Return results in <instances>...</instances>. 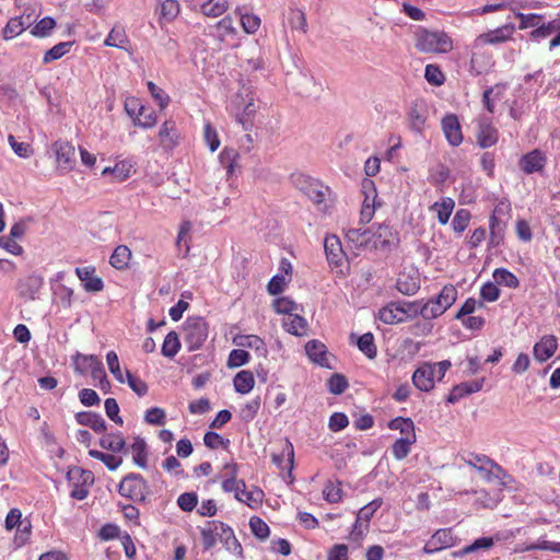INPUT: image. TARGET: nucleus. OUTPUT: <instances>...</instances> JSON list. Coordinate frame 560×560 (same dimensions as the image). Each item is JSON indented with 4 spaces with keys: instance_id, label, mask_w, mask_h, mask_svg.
<instances>
[{
    "instance_id": "f257e3e1",
    "label": "nucleus",
    "mask_w": 560,
    "mask_h": 560,
    "mask_svg": "<svg viewBox=\"0 0 560 560\" xmlns=\"http://www.w3.org/2000/svg\"><path fill=\"white\" fill-rule=\"evenodd\" d=\"M292 182L294 187L307 197L318 212L327 214L331 211L336 202V195L329 186L305 174L293 175Z\"/></svg>"
},
{
    "instance_id": "f03ea898",
    "label": "nucleus",
    "mask_w": 560,
    "mask_h": 560,
    "mask_svg": "<svg viewBox=\"0 0 560 560\" xmlns=\"http://www.w3.org/2000/svg\"><path fill=\"white\" fill-rule=\"evenodd\" d=\"M415 47L422 54H447L453 50L452 37L444 31L419 27L415 32Z\"/></svg>"
},
{
    "instance_id": "7ed1b4c3",
    "label": "nucleus",
    "mask_w": 560,
    "mask_h": 560,
    "mask_svg": "<svg viewBox=\"0 0 560 560\" xmlns=\"http://www.w3.org/2000/svg\"><path fill=\"white\" fill-rule=\"evenodd\" d=\"M457 293L458 291L455 285H444L435 298L423 303V318L433 319L443 315L455 303Z\"/></svg>"
},
{
    "instance_id": "20e7f679",
    "label": "nucleus",
    "mask_w": 560,
    "mask_h": 560,
    "mask_svg": "<svg viewBox=\"0 0 560 560\" xmlns=\"http://www.w3.org/2000/svg\"><path fill=\"white\" fill-rule=\"evenodd\" d=\"M183 334L187 350L192 352L199 350L206 342L209 325L202 317H188L184 324Z\"/></svg>"
},
{
    "instance_id": "39448f33",
    "label": "nucleus",
    "mask_w": 560,
    "mask_h": 560,
    "mask_svg": "<svg viewBox=\"0 0 560 560\" xmlns=\"http://www.w3.org/2000/svg\"><path fill=\"white\" fill-rule=\"evenodd\" d=\"M125 110L137 127L151 129L158 124L155 110L144 106L141 101L135 96L126 98Z\"/></svg>"
},
{
    "instance_id": "423d86ee",
    "label": "nucleus",
    "mask_w": 560,
    "mask_h": 560,
    "mask_svg": "<svg viewBox=\"0 0 560 560\" xmlns=\"http://www.w3.org/2000/svg\"><path fill=\"white\" fill-rule=\"evenodd\" d=\"M464 462L481 472L487 481L502 480L506 472L493 459L483 454L468 453L463 456Z\"/></svg>"
},
{
    "instance_id": "0eeeda50",
    "label": "nucleus",
    "mask_w": 560,
    "mask_h": 560,
    "mask_svg": "<svg viewBox=\"0 0 560 560\" xmlns=\"http://www.w3.org/2000/svg\"><path fill=\"white\" fill-rule=\"evenodd\" d=\"M67 479L72 490L70 497L82 501L88 498L90 488L94 485V474L91 470L79 466L70 467L67 471Z\"/></svg>"
},
{
    "instance_id": "6e6552de",
    "label": "nucleus",
    "mask_w": 560,
    "mask_h": 560,
    "mask_svg": "<svg viewBox=\"0 0 560 560\" xmlns=\"http://www.w3.org/2000/svg\"><path fill=\"white\" fill-rule=\"evenodd\" d=\"M512 206L506 199L498 201L490 217V244L499 245L502 241L506 223L511 219Z\"/></svg>"
},
{
    "instance_id": "1a4fd4ad",
    "label": "nucleus",
    "mask_w": 560,
    "mask_h": 560,
    "mask_svg": "<svg viewBox=\"0 0 560 560\" xmlns=\"http://www.w3.org/2000/svg\"><path fill=\"white\" fill-rule=\"evenodd\" d=\"M118 492L133 502H144L149 493V485L140 474L130 472L120 480Z\"/></svg>"
},
{
    "instance_id": "9d476101",
    "label": "nucleus",
    "mask_w": 560,
    "mask_h": 560,
    "mask_svg": "<svg viewBox=\"0 0 560 560\" xmlns=\"http://www.w3.org/2000/svg\"><path fill=\"white\" fill-rule=\"evenodd\" d=\"M51 150L56 158V171L60 175H65L77 165L75 148L66 140H57L51 144Z\"/></svg>"
},
{
    "instance_id": "9b49d317",
    "label": "nucleus",
    "mask_w": 560,
    "mask_h": 560,
    "mask_svg": "<svg viewBox=\"0 0 560 560\" xmlns=\"http://www.w3.org/2000/svg\"><path fill=\"white\" fill-rule=\"evenodd\" d=\"M514 32L515 25L512 23L504 24L494 30H490L475 38L472 43V49L483 47L485 45H498L506 43L512 39Z\"/></svg>"
},
{
    "instance_id": "f8f14e48",
    "label": "nucleus",
    "mask_w": 560,
    "mask_h": 560,
    "mask_svg": "<svg viewBox=\"0 0 560 560\" xmlns=\"http://www.w3.org/2000/svg\"><path fill=\"white\" fill-rule=\"evenodd\" d=\"M158 140L161 149L165 152L173 151L182 141L177 124L173 119H166L160 127Z\"/></svg>"
},
{
    "instance_id": "ddd939ff",
    "label": "nucleus",
    "mask_w": 560,
    "mask_h": 560,
    "mask_svg": "<svg viewBox=\"0 0 560 560\" xmlns=\"http://www.w3.org/2000/svg\"><path fill=\"white\" fill-rule=\"evenodd\" d=\"M455 542L456 538L453 535L451 528H440L425 542L422 552L427 555H432L446 548L453 547Z\"/></svg>"
},
{
    "instance_id": "4468645a",
    "label": "nucleus",
    "mask_w": 560,
    "mask_h": 560,
    "mask_svg": "<svg viewBox=\"0 0 560 560\" xmlns=\"http://www.w3.org/2000/svg\"><path fill=\"white\" fill-rule=\"evenodd\" d=\"M547 160L545 152L534 149L521 156L518 167L526 175L542 173L547 165Z\"/></svg>"
},
{
    "instance_id": "2eb2a0df",
    "label": "nucleus",
    "mask_w": 560,
    "mask_h": 560,
    "mask_svg": "<svg viewBox=\"0 0 560 560\" xmlns=\"http://www.w3.org/2000/svg\"><path fill=\"white\" fill-rule=\"evenodd\" d=\"M77 277L80 279L85 292L97 293L104 290V281L96 275L94 266H79L74 269Z\"/></svg>"
},
{
    "instance_id": "dca6fc26",
    "label": "nucleus",
    "mask_w": 560,
    "mask_h": 560,
    "mask_svg": "<svg viewBox=\"0 0 560 560\" xmlns=\"http://www.w3.org/2000/svg\"><path fill=\"white\" fill-rule=\"evenodd\" d=\"M225 524L223 522L213 520L209 521L200 528V535L202 546L205 550H209L215 546V544L222 537Z\"/></svg>"
},
{
    "instance_id": "f3484780",
    "label": "nucleus",
    "mask_w": 560,
    "mask_h": 560,
    "mask_svg": "<svg viewBox=\"0 0 560 560\" xmlns=\"http://www.w3.org/2000/svg\"><path fill=\"white\" fill-rule=\"evenodd\" d=\"M364 245H394L398 240L392 228L386 224L378 225L374 231L363 233Z\"/></svg>"
},
{
    "instance_id": "a211bd4d",
    "label": "nucleus",
    "mask_w": 560,
    "mask_h": 560,
    "mask_svg": "<svg viewBox=\"0 0 560 560\" xmlns=\"http://www.w3.org/2000/svg\"><path fill=\"white\" fill-rule=\"evenodd\" d=\"M441 125L447 142L453 147H458L463 142V132L457 116L454 114L446 115Z\"/></svg>"
},
{
    "instance_id": "6ab92c4d",
    "label": "nucleus",
    "mask_w": 560,
    "mask_h": 560,
    "mask_svg": "<svg viewBox=\"0 0 560 560\" xmlns=\"http://www.w3.org/2000/svg\"><path fill=\"white\" fill-rule=\"evenodd\" d=\"M481 48L482 47L474 49L470 57L469 72L472 75L487 73L493 66L491 54L482 50Z\"/></svg>"
},
{
    "instance_id": "aec40b11",
    "label": "nucleus",
    "mask_w": 560,
    "mask_h": 560,
    "mask_svg": "<svg viewBox=\"0 0 560 560\" xmlns=\"http://www.w3.org/2000/svg\"><path fill=\"white\" fill-rule=\"evenodd\" d=\"M558 349V339L553 335H546L535 343L533 353L539 362H546Z\"/></svg>"
},
{
    "instance_id": "412c9836",
    "label": "nucleus",
    "mask_w": 560,
    "mask_h": 560,
    "mask_svg": "<svg viewBox=\"0 0 560 560\" xmlns=\"http://www.w3.org/2000/svg\"><path fill=\"white\" fill-rule=\"evenodd\" d=\"M33 21L31 15L22 14L20 16L11 18L2 31L4 40H11L21 35L26 28L32 25Z\"/></svg>"
},
{
    "instance_id": "4be33fe9",
    "label": "nucleus",
    "mask_w": 560,
    "mask_h": 560,
    "mask_svg": "<svg viewBox=\"0 0 560 560\" xmlns=\"http://www.w3.org/2000/svg\"><path fill=\"white\" fill-rule=\"evenodd\" d=\"M434 380L433 368L428 362L421 364L412 375L413 385L422 392H430L434 387Z\"/></svg>"
},
{
    "instance_id": "5701e85b",
    "label": "nucleus",
    "mask_w": 560,
    "mask_h": 560,
    "mask_svg": "<svg viewBox=\"0 0 560 560\" xmlns=\"http://www.w3.org/2000/svg\"><path fill=\"white\" fill-rule=\"evenodd\" d=\"M396 288L400 293L405 295L416 294L420 289V278L418 271L411 269L408 272H400L396 282Z\"/></svg>"
},
{
    "instance_id": "b1692460",
    "label": "nucleus",
    "mask_w": 560,
    "mask_h": 560,
    "mask_svg": "<svg viewBox=\"0 0 560 560\" xmlns=\"http://www.w3.org/2000/svg\"><path fill=\"white\" fill-rule=\"evenodd\" d=\"M272 463L282 471L287 470L291 476L294 464V448L293 444L285 439L282 451L280 454H272Z\"/></svg>"
},
{
    "instance_id": "393cba45",
    "label": "nucleus",
    "mask_w": 560,
    "mask_h": 560,
    "mask_svg": "<svg viewBox=\"0 0 560 560\" xmlns=\"http://www.w3.org/2000/svg\"><path fill=\"white\" fill-rule=\"evenodd\" d=\"M305 351L310 360L315 364L323 368H330L327 359V348L323 342L316 339L310 340L305 345Z\"/></svg>"
},
{
    "instance_id": "a878e982",
    "label": "nucleus",
    "mask_w": 560,
    "mask_h": 560,
    "mask_svg": "<svg viewBox=\"0 0 560 560\" xmlns=\"http://www.w3.org/2000/svg\"><path fill=\"white\" fill-rule=\"evenodd\" d=\"M233 343L237 347L253 349L260 357H266L268 353L266 342L256 335H237L233 338Z\"/></svg>"
},
{
    "instance_id": "bb28decb",
    "label": "nucleus",
    "mask_w": 560,
    "mask_h": 560,
    "mask_svg": "<svg viewBox=\"0 0 560 560\" xmlns=\"http://www.w3.org/2000/svg\"><path fill=\"white\" fill-rule=\"evenodd\" d=\"M43 283V277L31 275L19 282L18 290L21 296L34 300L40 291Z\"/></svg>"
},
{
    "instance_id": "cd10ccee",
    "label": "nucleus",
    "mask_w": 560,
    "mask_h": 560,
    "mask_svg": "<svg viewBox=\"0 0 560 560\" xmlns=\"http://www.w3.org/2000/svg\"><path fill=\"white\" fill-rule=\"evenodd\" d=\"M74 418L79 424L89 427L96 433H104L106 431V422L100 413L80 411L75 413Z\"/></svg>"
},
{
    "instance_id": "c85d7f7f",
    "label": "nucleus",
    "mask_w": 560,
    "mask_h": 560,
    "mask_svg": "<svg viewBox=\"0 0 560 560\" xmlns=\"http://www.w3.org/2000/svg\"><path fill=\"white\" fill-rule=\"evenodd\" d=\"M329 265L338 268L337 272L345 275L349 269V258L343 247H324Z\"/></svg>"
},
{
    "instance_id": "c756f323",
    "label": "nucleus",
    "mask_w": 560,
    "mask_h": 560,
    "mask_svg": "<svg viewBox=\"0 0 560 560\" xmlns=\"http://www.w3.org/2000/svg\"><path fill=\"white\" fill-rule=\"evenodd\" d=\"M499 140L498 129L489 121H482L477 132V143L483 148L493 147Z\"/></svg>"
},
{
    "instance_id": "7c9ffc66",
    "label": "nucleus",
    "mask_w": 560,
    "mask_h": 560,
    "mask_svg": "<svg viewBox=\"0 0 560 560\" xmlns=\"http://www.w3.org/2000/svg\"><path fill=\"white\" fill-rule=\"evenodd\" d=\"M72 360L74 371L82 375L86 374L88 372H91L92 375L94 369H96V365H101L103 363L97 355H88L79 352L75 355H73Z\"/></svg>"
},
{
    "instance_id": "2f4dec72",
    "label": "nucleus",
    "mask_w": 560,
    "mask_h": 560,
    "mask_svg": "<svg viewBox=\"0 0 560 560\" xmlns=\"http://www.w3.org/2000/svg\"><path fill=\"white\" fill-rule=\"evenodd\" d=\"M130 40L122 26H114L108 33L104 40V45L107 47H115L124 50H128Z\"/></svg>"
},
{
    "instance_id": "473e14b6",
    "label": "nucleus",
    "mask_w": 560,
    "mask_h": 560,
    "mask_svg": "<svg viewBox=\"0 0 560 560\" xmlns=\"http://www.w3.org/2000/svg\"><path fill=\"white\" fill-rule=\"evenodd\" d=\"M378 318L384 324H396L405 322L400 304L392 302L378 311Z\"/></svg>"
},
{
    "instance_id": "72a5a7b5",
    "label": "nucleus",
    "mask_w": 560,
    "mask_h": 560,
    "mask_svg": "<svg viewBox=\"0 0 560 560\" xmlns=\"http://www.w3.org/2000/svg\"><path fill=\"white\" fill-rule=\"evenodd\" d=\"M284 329L294 336H303L306 334L307 322L298 314H289L283 318Z\"/></svg>"
},
{
    "instance_id": "f704fd0d",
    "label": "nucleus",
    "mask_w": 560,
    "mask_h": 560,
    "mask_svg": "<svg viewBox=\"0 0 560 560\" xmlns=\"http://www.w3.org/2000/svg\"><path fill=\"white\" fill-rule=\"evenodd\" d=\"M133 463L140 468L148 466V450L144 439L136 436L130 445Z\"/></svg>"
},
{
    "instance_id": "c9c22d12",
    "label": "nucleus",
    "mask_w": 560,
    "mask_h": 560,
    "mask_svg": "<svg viewBox=\"0 0 560 560\" xmlns=\"http://www.w3.org/2000/svg\"><path fill=\"white\" fill-rule=\"evenodd\" d=\"M233 384L236 393L245 395L254 388L255 378L250 371L243 370L234 376Z\"/></svg>"
},
{
    "instance_id": "e433bc0d",
    "label": "nucleus",
    "mask_w": 560,
    "mask_h": 560,
    "mask_svg": "<svg viewBox=\"0 0 560 560\" xmlns=\"http://www.w3.org/2000/svg\"><path fill=\"white\" fill-rule=\"evenodd\" d=\"M388 428L399 431L401 438L417 439L415 423L410 418L396 417L388 422Z\"/></svg>"
},
{
    "instance_id": "4c0bfd02",
    "label": "nucleus",
    "mask_w": 560,
    "mask_h": 560,
    "mask_svg": "<svg viewBox=\"0 0 560 560\" xmlns=\"http://www.w3.org/2000/svg\"><path fill=\"white\" fill-rule=\"evenodd\" d=\"M100 445L114 453L126 451V442L120 433H106L100 439Z\"/></svg>"
},
{
    "instance_id": "58836bf2",
    "label": "nucleus",
    "mask_w": 560,
    "mask_h": 560,
    "mask_svg": "<svg viewBox=\"0 0 560 560\" xmlns=\"http://www.w3.org/2000/svg\"><path fill=\"white\" fill-rule=\"evenodd\" d=\"M455 201L452 198H443L440 202H434L431 207L436 213L438 220L441 224H446L454 210Z\"/></svg>"
},
{
    "instance_id": "ea45409f",
    "label": "nucleus",
    "mask_w": 560,
    "mask_h": 560,
    "mask_svg": "<svg viewBox=\"0 0 560 560\" xmlns=\"http://www.w3.org/2000/svg\"><path fill=\"white\" fill-rule=\"evenodd\" d=\"M131 260L130 247H115L109 257V264L118 270L129 267Z\"/></svg>"
},
{
    "instance_id": "a19ab883",
    "label": "nucleus",
    "mask_w": 560,
    "mask_h": 560,
    "mask_svg": "<svg viewBox=\"0 0 560 560\" xmlns=\"http://www.w3.org/2000/svg\"><path fill=\"white\" fill-rule=\"evenodd\" d=\"M243 493L242 495H238L241 499H236L237 501L245 503L250 509H257L264 500V491L260 490L257 487H253L252 489L247 490L246 486L241 490Z\"/></svg>"
},
{
    "instance_id": "79ce46f5",
    "label": "nucleus",
    "mask_w": 560,
    "mask_h": 560,
    "mask_svg": "<svg viewBox=\"0 0 560 560\" xmlns=\"http://www.w3.org/2000/svg\"><path fill=\"white\" fill-rule=\"evenodd\" d=\"M228 551H230L233 555L242 556L243 548L240 541L236 539L233 529L225 524L224 532L222 534V537L219 540Z\"/></svg>"
},
{
    "instance_id": "37998d69",
    "label": "nucleus",
    "mask_w": 560,
    "mask_h": 560,
    "mask_svg": "<svg viewBox=\"0 0 560 560\" xmlns=\"http://www.w3.org/2000/svg\"><path fill=\"white\" fill-rule=\"evenodd\" d=\"M492 278L498 285H504L510 289H516L520 281L514 273L505 268H498L493 271Z\"/></svg>"
},
{
    "instance_id": "c03bdc74",
    "label": "nucleus",
    "mask_w": 560,
    "mask_h": 560,
    "mask_svg": "<svg viewBox=\"0 0 560 560\" xmlns=\"http://www.w3.org/2000/svg\"><path fill=\"white\" fill-rule=\"evenodd\" d=\"M180 12V5L177 0H164L160 5V21L173 22Z\"/></svg>"
},
{
    "instance_id": "a18cd8bd",
    "label": "nucleus",
    "mask_w": 560,
    "mask_h": 560,
    "mask_svg": "<svg viewBox=\"0 0 560 560\" xmlns=\"http://www.w3.org/2000/svg\"><path fill=\"white\" fill-rule=\"evenodd\" d=\"M417 439L399 438L392 445L390 451L397 460H401L408 456L411 451V445L415 444Z\"/></svg>"
},
{
    "instance_id": "49530a36",
    "label": "nucleus",
    "mask_w": 560,
    "mask_h": 560,
    "mask_svg": "<svg viewBox=\"0 0 560 560\" xmlns=\"http://www.w3.org/2000/svg\"><path fill=\"white\" fill-rule=\"evenodd\" d=\"M73 43L72 42H62L58 43L57 45L52 46L50 49H48L43 57V63L47 65L55 60H58L62 58L65 55H67Z\"/></svg>"
},
{
    "instance_id": "de8ad7c7",
    "label": "nucleus",
    "mask_w": 560,
    "mask_h": 560,
    "mask_svg": "<svg viewBox=\"0 0 560 560\" xmlns=\"http://www.w3.org/2000/svg\"><path fill=\"white\" fill-rule=\"evenodd\" d=\"M359 350L364 353L369 359H375L377 355V348L374 342L372 332H365L357 339Z\"/></svg>"
},
{
    "instance_id": "09e8293b",
    "label": "nucleus",
    "mask_w": 560,
    "mask_h": 560,
    "mask_svg": "<svg viewBox=\"0 0 560 560\" xmlns=\"http://www.w3.org/2000/svg\"><path fill=\"white\" fill-rule=\"evenodd\" d=\"M180 350V341L175 331H170L163 341L161 352L166 358H174Z\"/></svg>"
},
{
    "instance_id": "8fccbe9b",
    "label": "nucleus",
    "mask_w": 560,
    "mask_h": 560,
    "mask_svg": "<svg viewBox=\"0 0 560 560\" xmlns=\"http://www.w3.org/2000/svg\"><path fill=\"white\" fill-rule=\"evenodd\" d=\"M559 25H560L559 20H553L546 24L541 22L537 28L533 30L529 33V37L533 40H537V42L545 39V38L549 37L551 34H553L556 31H558Z\"/></svg>"
},
{
    "instance_id": "3c124183",
    "label": "nucleus",
    "mask_w": 560,
    "mask_h": 560,
    "mask_svg": "<svg viewBox=\"0 0 560 560\" xmlns=\"http://www.w3.org/2000/svg\"><path fill=\"white\" fill-rule=\"evenodd\" d=\"M494 540L492 537H480L476 539L472 544L464 547L463 549L453 553L454 557H463L468 553H472L480 549H490L493 547Z\"/></svg>"
},
{
    "instance_id": "603ef678",
    "label": "nucleus",
    "mask_w": 560,
    "mask_h": 560,
    "mask_svg": "<svg viewBox=\"0 0 560 560\" xmlns=\"http://www.w3.org/2000/svg\"><path fill=\"white\" fill-rule=\"evenodd\" d=\"M229 8V0H209L201 5L205 15L217 18L222 15Z\"/></svg>"
},
{
    "instance_id": "864d4df0",
    "label": "nucleus",
    "mask_w": 560,
    "mask_h": 560,
    "mask_svg": "<svg viewBox=\"0 0 560 560\" xmlns=\"http://www.w3.org/2000/svg\"><path fill=\"white\" fill-rule=\"evenodd\" d=\"M236 12L241 16V24L245 33L255 34L259 30L261 20L258 15L254 13H243L240 8Z\"/></svg>"
},
{
    "instance_id": "5fc2aeb1",
    "label": "nucleus",
    "mask_w": 560,
    "mask_h": 560,
    "mask_svg": "<svg viewBox=\"0 0 560 560\" xmlns=\"http://www.w3.org/2000/svg\"><path fill=\"white\" fill-rule=\"evenodd\" d=\"M89 455L95 459L101 460L109 470H116L122 463L121 457L112 454L103 453L97 450H90Z\"/></svg>"
},
{
    "instance_id": "6e6d98bb",
    "label": "nucleus",
    "mask_w": 560,
    "mask_h": 560,
    "mask_svg": "<svg viewBox=\"0 0 560 560\" xmlns=\"http://www.w3.org/2000/svg\"><path fill=\"white\" fill-rule=\"evenodd\" d=\"M382 500L375 499L364 505L357 514V521L354 523V529L358 528L361 521H364L365 523H369L370 520L373 517L375 512L381 508Z\"/></svg>"
},
{
    "instance_id": "4d7b16f0",
    "label": "nucleus",
    "mask_w": 560,
    "mask_h": 560,
    "mask_svg": "<svg viewBox=\"0 0 560 560\" xmlns=\"http://www.w3.org/2000/svg\"><path fill=\"white\" fill-rule=\"evenodd\" d=\"M324 499L329 503H338L342 499V489L339 481H327L323 489Z\"/></svg>"
},
{
    "instance_id": "13d9d810",
    "label": "nucleus",
    "mask_w": 560,
    "mask_h": 560,
    "mask_svg": "<svg viewBox=\"0 0 560 560\" xmlns=\"http://www.w3.org/2000/svg\"><path fill=\"white\" fill-rule=\"evenodd\" d=\"M55 26L56 21L50 16H45L32 27L31 34L35 37L44 38L50 35Z\"/></svg>"
},
{
    "instance_id": "bf43d9fd",
    "label": "nucleus",
    "mask_w": 560,
    "mask_h": 560,
    "mask_svg": "<svg viewBox=\"0 0 560 560\" xmlns=\"http://www.w3.org/2000/svg\"><path fill=\"white\" fill-rule=\"evenodd\" d=\"M424 78L433 86H441L445 82V74L438 65H427Z\"/></svg>"
},
{
    "instance_id": "052dcab7",
    "label": "nucleus",
    "mask_w": 560,
    "mask_h": 560,
    "mask_svg": "<svg viewBox=\"0 0 560 560\" xmlns=\"http://www.w3.org/2000/svg\"><path fill=\"white\" fill-rule=\"evenodd\" d=\"M261 406V398L259 396L255 397L254 399L247 401L240 411V416L243 421L249 422L254 420V418L257 416L259 409Z\"/></svg>"
},
{
    "instance_id": "680f3d73",
    "label": "nucleus",
    "mask_w": 560,
    "mask_h": 560,
    "mask_svg": "<svg viewBox=\"0 0 560 560\" xmlns=\"http://www.w3.org/2000/svg\"><path fill=\"white\" fill-rule=\"evenodd\" d=\"M515 16L520 20L518 28L527 30V28H537L538 25L542 22L544 15L529 13L525 14L522 12H516Z\"/></svg>"
},
{
    "instance_id": "e2e57ef3",
    "label": "nucleus",
    "mask_w": 560,
    "mask_h": 560,
    "mask_svg": "<svg viewBox=\"0 0 560 560\" xmlns=\"http://www.w3.org/2000/svg\"><path fill=\"white\" fill-rule=\"evenodd\" d=\"M148 90L153 97V100L158 103L161 110L165 109L170 104V96L165 91L158 86L152 81L148 82Z\"/></svg>"
},
{
    "instance_id": "0e129e2a",
    "label": "nucleus",
    "mask_w": 560,
    "mask_h": 560,
    "mask_svg": "<svg viewBox=\"0 0 560 560\" xmlns=\"http://www.w3.org/2000/svg\"><path fill=\"white\" fill-rule=\"evenodd\" d=\"M8 142L19 158L27 159L34 153V150L30 143L19 142L13 135H9Z\"/></svg>"
},
{
    "instance_id": "69168bd1",
    "label": "nucleus",
    "mask_w": 560,
    "mask_h": 560,
    "mask_svg": "<svg viewBox=\"0 0 560 560\" xmlns=\"http://www.w3.org/2000/svg\"><path fill=\"white\" fill-rule=\"evenodd\" d=\"M132 165L122 161L117 163L114 167H105L103 174L110 173L118 182L127 179L131 174Z\"/></svg>"
},
{
    "instance_id": "338daca9",
    "label": "nucleus",
    "mask_w": 560,
    "mask_h": 560,
    "mask_svg": "<svg viewBox=\"0 0 560 560\" xmlns=\"http://www.w3.org/2000/svg\"><path fill=\"white\" fill-rule=\"evenodd\" d=\"M238 153L231 148H224L220 154L221 162L225 164L226 173L231 176L237 166Z\"/></svg>"
},
{
    "instance_id": "774afa93",
    "label": "nucleus",
    "mask_w": 560,
    "mask_h": 560,
    "mask_svg": "<svg viewBox=\"0 0 560 560\" xmlns=\"http://www.w3.org/2000/svg\"><path fill=\"white\" fill-rule=\"evenodd\" d=\"M471 219L470 211L467 209H459L456 211L453 220H452V226L455 232L462 233L464 232Z\"/></svg>"
}]
</instances>
